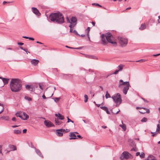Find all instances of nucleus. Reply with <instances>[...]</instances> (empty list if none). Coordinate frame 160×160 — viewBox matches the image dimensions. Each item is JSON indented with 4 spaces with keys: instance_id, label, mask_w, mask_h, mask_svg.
<instances>
[{
    "instance_id": "f257e3e1",
    "label": "nucleus",
    "mask_w": 160,
    "mask_h": 160,
    "mask_svg": "<svg viewBox=\"0 0 160 160\" xmlns=\"http://www.w3.org/2000/svg\"><path fill=\"white\" fill-rule=\"evenodd\" d=\"M21 83V80L19 79H12L10 83L11 90L14 92H19L22 88Z\"/></svg>"
},
{
    "instance_id": "f03ea898",
    "label": "nucleus",
    "mask_w": 160,
    "mask_h": 160,
    "mask_svg": "<svg viewBox=\"0 0 160 160\" xmlns=\"http://www.w3.org/2000/svg\"><path fill=\"white\" fill-rule=\"evenodd\" d=\"M49 18L52 22L58 24H62L64 22L63 16L59 12L51 13L49 16Z\"/></svg>"
},
{
    "instance_id": "7ed1b4c3",
    "label": "nucleus",
    "mask_w": 160,
    "mask_h": 160,
    "mask_svg": "<svg viewBox=\"0 0 160 160\" xmlns=\"http://www.w3.org/2000/svg\"><path fill=\"white\" fill-rule=\"evenodd\" d=\"M102 43L104 45H106L108 42L113 44H116L112 34L110 32L107 33L106 35L102 34L101 36Z\"/></svg>"
},
{
    "instance_id": "20e7f679",
    "label": "nucleus",
    "mask_w": 160,
    "mask_h": 160,
    "mask_svg": "<svg viewBox=\"0 0 160 160\" xmlns=\"http://www.w3.org/2000/svg\"><path fill=\"white\" fill-rule=\"evenodd\" d=\"M115 103H116V106L118 107L122 102L121 96L119 93H117L112 96V97Z\"/></svg>"
},
{
    "instance_id": "39448f33",
    "label": "nucleus",
    "mask_w": 160,
    "mask_h": 160,
    "mask_svg": "<svg viewBox=\"0 0 160 160\" xmlns=\"http://www.w3.org/2000/svg\"><path fill=\"white\" fill-rule=\"evenodd\" d=\"M121 85H126L123 88V92L125 95L126 94L128 90L129 89V87L130 86L129 82H123V83L121 84Z\"/></svg>"
},
{
    "instance_id": "423d86ee",
    "label": "nucleus",
    "mask_w": 160,
    "mask_h": 160,
    "mask_svg": "<svg viewBox=\"0 0 160 160\" xmlns=\"http://www.w3.org/2000/svg\"><path fill=\"white\" fill-rule=\"evenodd\" d=\"M77 19L74 17H72L70 18V24L69 27L70 28L74 27L77 23Z\"/></svg>"
},
{
    "instance_id": "0eeeda50",
    "label": "nucleus",
    "mask_w": 160,
    "mask_h": 160,
    "mask_svg": "<svg viewBox=\"0 0 160 160\" xmlns=\"http://www.w3.org/2000/svg\"><path fill=\"white\" fill-rule=\"evenodd\" d=\"M118 39L119 43L122 47L125 46L127 45L128 43L127 39L122 37L119 38Z\"/></svg>"
},
{
    "instance_id": "6e6552de",
    "label": "nucleus",
    "mask_w": 160,
    "mask_h": 160,
    "mask_svg": "<svg viewBox=\"0 0 160 160\" xmlns=\"http://www.w3.org/2000/svg\"><path fill=\"white\" fill-rule=\"evenodd\" d=\"M32 9L33 13H34L36 15L38 16H40L41 15V14L39 12V10L36 8L32 7Z\"/></svg>"
},
{
    "instance_id": "1a4fd4ad",
    "label": "nucleus",
    "mask_w": 160,
    "mask_h": 160,
    "mask_svg": "<svg viewBox=\"0 0 160 160\" xmlns=\"http://www.w3.org/2000/svg\"><path fill=\"white\" fill-rule=\"evenodd\" d=\"M26 88L31 92H33L35 90V88L33 86L26 85L25 86Z\"/></svg>"
},
{
    "instance_id": "9d476101",
    "label": "nucleus",
    "mask_w": 160,
    "mask_h": 160,
    "mask_svg": "<svg viewBox=\"0 0 160 160\" xmlns=\"http://www.w3.org/2000/svg\"><path fill=\"white\" fill-rule=\"evenodd\" d=\"M129 153L127 152H124L122 153V156L120 157L122 159L124 158H129Z\"/></svg>"
},
{
    "instance_id": "9b49d317",
    "label": "nucleus",
    "mask_w": 160,
    "mask_h": 160,
    "mask_svg": "<svg viewBox=\"0 0 160 160\" xmlns=\"http://www.w3.org/2000/svg\"><path fill=\"white\" fill-rule=\"evenodd\" d=\"M69 136L70 137V138H69V140H71L72 139H77V138H76L77 136L75 134H74V132H70Z\"/></svg>"
},
{
    "instance_id": "f8f14e48",
    "label": "nucleus",
    "mask_w": 160,
    "mask_h": 160,
    "mask_svg": "<svg viewBox=\"0 0 160 160\" xmlns=\"http://www.w3.org/2000/svg\"><path fill=\"white\" fill-rule=\"evenodd\" d=\"M44 123L45 125L48 127H52L54 126V125L51 122H47L46 120H45L44 121Z\"/></svg>"
},
{
    "instance_id": "ddd939ff",
    "label": "nucleus",
    "mask_w": 160,
    "mask_h": 160,
    "mask_svg": "<svg viewBox=\"0 0 160 160\" xmlns=\"http://www.w3.org/2000/svg\"><path fill=\"white\" fill-rule=\"evenodd\" d=\"M55 116L58 119L62 120L64 119V116L59 113L55 114Z\"/></svg>"
},
{
    "instance_id": "4468645a",
    "label": "nucleus",
    "mask_w": 160,
    "mask_h": 160,
    "mask_svg": "<svg viewBox=\"0 0 160 160\" xmlns=\"http://www.w3.org/2000/svg\"><path fill=\"white\" fill-rule=\"evenodd\" d=\"M0 78L2 80V81L4 83V85L7 84L9 81V79L8 78H5L0 77Z\"/></svg>"
},
{
    "instance_id": "2eb2a0df",
    "label": "nucleus",
    "mask_w": 160,
    "mask_h": 160,
    "mask_svg": "<svg viewBox=\"0 0 160 160\" xmlns=\"http://www.w3.org/2000/svg\"><path fill=\"white\" fill-rule=\"evenodd\" d=\"M22 116L21 119L23 120H27L29 118V116L25 112L22 113Z\"/></svg>"
},
{
    "instance_id": "dca6fc26",
    "label": "nucleus",
    "mask_w": 160,
    "mask_h": 160,
    "mask_svg": "<svg viewBox=\"0 0 160 160\" xmlns=\"http://www.w3.org/2000/svg\"><path fill=\"white\" fill-rule=\"evenodd\" d=\"M61 129H58L56 130L57 135L59 137H62L63 136V133Z\"/></svg>"
},
{
    "instance_id": "f3484780",
    "label": "nucleus",
    "mask_w": 160,
    "mask_h": 160,
    "mask_svg": "<svg viewBox=\"0 0 160 160\" xmlns=\"http://www.w3.org/2000/svg\"><path fill=\"white\" fill-rule=\"evenodd\" d=\"M39 62V61L38 60L36 59H32L31 61V63L34 66L38 64Z\"/></svg>"
},
{
    "instance_id": "a211bd4d",
    "label": "nucleus",
    "mask_w": 160,
    "mask_h": 160,
    "mask_svg": "<svg viewBox=\"0 0 160 160\" xmlns=\"http://www.w3.org/2000/svg\"><path fill=\"white\" fill-rule=\"evenodd\" d=\"M9 119V117L8 116H3L0 118V119L4 120L6 121H8Z\"/></svg>"
},
{
    "instance_id": "6ab92c4d",
    "label": "nucleus",
    "mask_w": 160,
    "mask_h": 160,
    "mask_svg": "<svg viewBox=\"0 0 160 160\" xmlns=\"http://www.w3.org/2000/svg\"><path fill=\"white\" fill-rule=\"evenodd\" d=\"M100 108L106 111L107 114H110V112L108 110V108L107 107L105 106L101 107H100Z\"/></svg>"
},
{
    "instance_id": "aec40b11",
    "label": "nucleus",
    "mask_w": 160,
    "mask_h": 160,
    "mask_svg": "<svg viewBox=\"0 0 160 160\" xmlns=\"http://www.w3.org/2000/svg\"><path fill=\"white\" fill-rule=\"evenodd\" d=\"M147 160H157L155 157L154 156L150 155H149L148 158Z\"/></svg>"
},
{
    "instance_id": "412c9836",
    "label": "nucleus",
    "mask_w": 160,
    "mask_h": 160,
    "mask_svg": "<svg viewBox=\"0 0 160 160\" xmlns=\"http://www.w3.org/2000/svg\"><path fill=\"white\" fill-rule=\"evenodd\" d=\"M136 108L137 109H141L142 108L144 110H146V112L147 113H149V112H150V111L149 109H147L145 108H142V107H136Z\"/></svg>"
},
{
    "instance_id": "4be33fe9",
    "label": "nucleus",
    "mask_w": 160,
    "mask_h": 160,
    "mask_svg": "<svg viewBox=\"0 0 160 160\" xmlns=\"http://www.w3.org/2000/svg\"><path fill=\"white\" fill-rule=\"evenodd\" d=\"M122 122L123 124L122 125L120 124L119 126L120 127H121L123 129V130L124 131H125L126 129V125L125 124H123L122 121Z\"/></svg>"
},
{
    "instance_id": "5701e85b",
    "label": "nucleus",
    "mask_w": 160,
    "mask_h": 160,
    "mask_svg": "<svg viewBox=\"0 0 160 160\" xmlns=\"http://www.w3.org/2000/svg\"><path fill=\"white\" fill-rule=\"evenodd\" d=\"M146 28V26L145 24H141L140 27L139 28V29L140 30H142L144 29H145Z\"/></svg>"
},
{
    "instance_id": "b1692460",
    "label": "nucleus",
    "mask_w": 160,
    "mask_h": 160,
    "mask_svg": "<svg viewBox=\"0 0 160 160\" xmlns=\"http://www.w3.org/2000/svg\"><path fill=\"white\" fill-rule=\"evenodd\" d=\"M13 133L15 134H19L21 133V131L20 130H14Z\"/></svg>"
},
{
    "instance_id": "393cba45",
    "label": "nucleus",
    "mask_w": 160,
    "mask_h": 160,
    "mask_svg": "<svg viewBox=\"0 0 160 160\" xmlns=\"http://www.w3.org/2000/svg\"><path fill=\"white\" fill-rule=\"evenodd\" d=\"M55 122L57 125H59L61 123V122H60L58 119H55Z\"/></svg>"
},
{
    "instance_id": "a878e982",
    "label": "nucleus",
    "mask_w": 160,
    "mask_h": 160,
    "mask_svg": "<svg viewBox=\"0 0 160 160\" xmlns=\"http://www.w3.org/2000/svg\"><path fill=\"white\" fill-rule=\"evenodd\" d=\"M10 148L12 150H16V147L13 145H11L9 146Z\"/></svg>"
},
{
    "instance_id": "bb28decb",
    "label": "nucleus",
    "mask_w": 160,
    "mask_h": 160,
    "mask_svg": "<svg viewBox=\"0 0 160 160\" xmlns=\"http://www.w3.org/2000/svg\"><path fill=\"white\" fill-rule=\"evenodd\" d=\"M36 153L38 154L39 156H40L41 157H42V155L41 154V153L40 152V151L38 150V149H36Z\"/></svg>"
},
{
    "instance_id": "cd10ccee",
    "label": "nucleus",
    "mask_w": 160,
    "mask_h": 160,
    "mask_svg": "<svg viewBox=\"0 0 160 160\" xmlns=\"http://www.w3.org/2000/svg\"><path fill=\"white\" fill-rule=\"evenodd\" d=\"M105 97H106V98H107V99L108 98H111L110 95L108 93V92L107 91L106 92V94L105 95Z\"/></svg>"
},
{
    "instance_id": "c85d7f7f",
    "label": "nucleus",
    "mask_w": 160,
    "mask_h": 160,
    "mask_svg": "<svg viewBox=\"0 0 160 160\" xmlns=\"http://www.w3.org/2000/svg\"><path fill=\"white\" fill-rule=\"evenodd\" d=\"M24 98L26 100L28 101H32V100L31 98L28 97H27V96L25 97Z\"/></svg>"
},
{
    "instance_id": "c756f323",
    "label": "nucleus",
    "mask_w": 160,
    "mask_h": 160,
    "mask_svg": "<svg viewBox=\"0 0 160 160\" xmlns=\"http://www.w3.org/2000/svg\"><path fill=\"white\" fill-rule=\"evenodd\" d=\"M160 131V125L159 124H158L157 126V129L156 132H158Z\"/></svg>"
},
{
    "instance_id": "7c9ffc66",
    "label": "nucleus",
    "mask_w": 160,
    "mask_h": 160,
    "mask_svg": "<svg viewBox=\"0 0 160 160\" xmlns=\"http://www.w3.org/2000/svg\"><path fill=\"white\" fill-rule=\"evenodd\" d=\"M86 57H87L88 58L94 59L95 58V57L94 56H90L88 55H86Z\"/></svg>"
},
{
    "instance_id": "2f4dec72",
    "label": "nucleus",
    "mask_w": 160,
    "mask_h": 160,
    "mask_svg": "<svg viewBox=\"0 0 160 160\" xmlns=\"http://www.w3.org/2000/svg\"><path fill=\"white\" fill-rule=\"evenodd\" d=\"M84 97L85 98V100H84V102H87L88 99V97L87 95H85Z\"/></svg>"
},
{
    "instance_id": "473e14b6",
    "label": "nucleus",
    "mask_w": 160,
    "mask_h": 160,
    "mask_svg": "<svg viewBox=\"0 0 160 160\" xmlns=\"http://www.w3.org/2000/svg\"><path fill=\"white\" fill-rule=\"evenodd\" d=\"M123 68V66L122 65H119L118 66V70H119V71L122 70V69Z\"/></svg>"
},
{
    "instance_id": "72a5a7b5",
    "label": "nucleus",
    "mask_w": 160,
    "mask_h": 160,
    "mask_svg": "<svg viewBox=\"0 0 160 160\" xmlns=\"http://www.w3.org/2000/svg\"><path fill=\"white\" fill-rule=\"evenodd\" d=\"M72 77V75L70 74L65 75L64 76V78H65V79H67L68 78V77Z\"/></svg>"
},
{
    "instance_id": "f704fd0d",
    "label": "nucleus",
    "mask_w": 160,
    "mask_h": 160,
    "mask_svg": "<svg viewBox=\"0 0 160 160\" xmlns=\"http://www.w3.org/2000/svg\"><path fill=\"white\" fill-rule=\"evenodd\" d=\"M90 27H88L86 29V31H87V35L88 38H89V33L90 31Z\"/></svg>"
},
{
    "instance_id": "c9c22d12",
    "label": "nucleus",
    "mask_w": 160,
    "mask_h": 160,
    "mask_svg": "<svg viewBox=\"0 0 160 160\" xmlns=\"http://www.w3.org/2000/svg\"><path fill=\"white\" fill-rule=\"evenodd\" d=\"M147 121V119L146 118H143L141 120V122H145Z\"/></svg>"
},
{
    "instance_id": "e433bc0d",
    "label": "nucleus",
    "mask_w": 160,
    "mask_h": 160,
    "mask_svg": "<svg viewBox=\"0 0 160 160\" xmlns=\"http://www.w3.org/2000/svg\"><path fill=\"white\" fill-rule=\"evenodd\" d=\"M147 61V60L142 59H141V60L137 61L136 62H145V61Z\"/></svg>"
},
{
    "instance_id": "4c0bfd02",
    "label": "nucleus",
    "mask_w": 160,
    "mask_h": 160,
    "mask_svg": "<svg viewBox=\"0 0 160 160\" xmlns=\"http://www.w3.org/2000/svg\"><path fill=\"white\" fill-rule=\"evenodd\" d=\"M140 157L142 158H144L145 157V154L143 152H142L141 154L140 155Z\"/></svg>"
},
{
    "instance_id": "58836bf2",
    "label": "nucleus",
    "mask_w": 160,
    "mask_h": 160,
    "mask_svg": "<svg viewBox=\"0 0 160 160\" xmlns=\"http://www.w3.org/2000/svg\"><path fill=\"white\" fill-rule=\"evenodd\" d=\"M65 47H66L67 48H71V49H81V48H80V47H79V48H72V47H68L67 46H66Z\"/></svg>"
},
{
    "instance_id": "ea45409f",
    "label": "nucleus",
    "mask_w": 160,
    "mask_h": 160,
    "mask_svg": "<svg viewBox=\"0 0 160 160\" xmlns=\"http://www.w3.org/2000/svg\"><path fill=\"white\" fill-rule=\"evenodd\" d=\"M67 119H68V122H71L72 123L74 122L72 120H71L68 117H67Z\"/></svg>"
},
{
    "instance_id": "a19ab883",
    "label": "nucleus",
    "mask_w": 160,
    "mask_h": 160,
    "mask_svg": "<svg viewBox=\"0 0 160 160\" xmlns=\"http://www.w3.org/2000/svg\"><path fill=\"white\" fill-rule=\"evenodd\" d=\"M15 115L17 117H19L21 118L22 115H20L19 113L17 112L16 113Z\"/></svg>"
},
{
    "instance_id": "79ce46f5",
    "label": "nucleus",
    "mask_w": 160,
    "mask_h": 160,
    "mask_svg": "<svg viewBox=\"0 0 160 160\" xmlns=\"http://www.w3.org/2000/svg\"><path fill=\"white\" fill-rule=\"evenodd\" d=\"M92 4L93 5H95L96 6H98L99 7H102V6L101 5H99L98 4V3H93Z\"/></svg>"
},
{
    "instance_id": "37998d69",
    "label": "nucleus",
    "mask_w": 160,
    "mask_h": 160,
    "mask_svg": "<svg viewBox=\"0 0 160 160\" xmlns=\"http://www.w3.org/2000/svg\"><path fill=\"white\" fill-rule=\"evenodd\" d=\"M119 72V70H116L113 73V74H116L118 73V72Z\"/></svg>"
},
{
    "instance_id": "c03bdc74",
    "label": "nucleus",
    "mask_w": 160,
    "mask_h": 160,
    "mask_svg": "<svg viewBox=\"0 0 160 160\" xmlns=\"http://www.w3.org/2000/svg\"><path fill=\"white\" fill-rule=\"evenodd\" d=\"M66 19H67V22L70 23V20H69V18L67 17Z\"/></svg>"
},
{
    "instance_id": "a18cd8bd",
    "label": "nucleus",
    "mask_w": 160,
    "mask_h": 160,
    "mask_svg": "<svg viewBox=\"0 0 160 160\" xmlns=\"http://www.w3.org/2000/svg\"><path fill=\"white\" fill-rule=\"evenodd\" d=\"M18 44L19 45L22 46L24 44V43L22 42H18Z\"/></svg>"
},
{
    "instance_id": "49530a36",
    "label": "nucleus",
    "mask_w": 160,
    "mask_h": 160,
    "mask_svg": "<svg viewBox=\"0 0 160 160\" xmlns=\"http://www.w3.org/2000/svg\"><path fill=\"white\" fill-rule=\"evenodd\" d=\"M55 100L57 101L58 102L60 99V98H55Z\"/></svg>"
},
{
    "instance_id": "de8ad7c7",
    "label": "nucleus",
    "mask_w": 160,
    "mask_h": 160,
    "mask_svg": "<svg viewBox=\"0 0 160 160\" xmlns=\"http://www.w3.org/2000/svg\"><path fill=\"white\" fill-rule=\"evenodd\" d=\"M72 28V27L70 28V32H73V29Z\"/></svg>"
},
{
    "instance_id": "09e8293b",
    "label": "nucleus",
    "mask_w": 160,
    "mask_h": 160,
    "mask_svg": "<svg viewBox=\"0 0 160 160\" xmlns=\"http://www.w3.org/2000/svg\"><path fill=\"white\" fill-rule=\"evenodd\" d=\"M73 32H74L75 34H76V35H78V32H77L76 30H74L73 31Z\"/></svg>"
},
{
    "instance_id": "8fccbe9b",
    "label": "nucleus",
    "mask_w": 160,
    "mask_h": 160,
    "mask_svg": "<svg viewBox=\"0 0 160 160\" xmlns=\"http://www.w3.org/2000/svg\"><path fill=\"white\" fill-rule=\"evenodd\" d=\"M140 153L139 152H138L136 153V156H138V155L140 156Z\"/></svg>"
},
{
    "instance_id": "3c124183",
    "label": "nucleus",
    "mask_w": 160,
    "mask_h": 160,
    "mask_svg": "<svg viewBox=\"0 0 160 160\" xmlns=\"http://www.w3.org/2000/svg\"><path fill=\"white\" fill-rule=\"evenodd\" d=\"M27 130L26 129H24L23 130V132L24 133H26L27 132Z\"/></svg>"
},
{
    "instance_id": "603ef678",
    "label": "nucleus",
    "mask_w": 160,
    "mask_h": 160,
    "mask_svg": "<svg viewBox=\"0 0 160 160\" xmlns=\"http://www.w3.org/2000/svg\"><path fill=\"white\" fill-rule=\"evenodd\" d=\"M4 107H2V110L0 112V114L2 113L4 111Z\"/></svg>"
},
{
    "instance_id": "864d4df0",
    "label": "nucleus",
    "mask_w": 160,
    "mask_h": 160,
    "mask_svg": "<svg viewBox=\"0 0 160 160\" xmlns=\"http://www.w3.org/2000/svg\"><path fill=\"white\" fill-rule=\"evenodd\" d=\"M159 55H160V53L157 54H154L153 55V56H154V57H156V56H158Z\"/></svg>"
},
{
    "instance_id": "5fc2aeb1",
    "label": "nucleus",
    "mask_w": 160,
    "mask_h": 160,
    "mask_svg": "<svg viewBox=\"0 0 160 160\" xmlns=\"http://www.w3.org/2000/svg\"><path fill=\"white\" fill-rule=\"evenodd\" d=\"M12 120L13 121H16V118L15 117H13V118H12Z\"/></svg>"
},
{
    "instance_id": "6e6d98bb",
    "label": "nucleus",
    "mask_w": 160,
    "mask_h": 160,
    "mask_svg": "<svg viewBox=\"0 0 160 160\" xmlns=\"http://www.w3.org/2000/svg\"><path fill=\"white\" fill-rule=\"evenodd\" d=\"M131 151H137V150H135V148H132V149H131Z\"/></svg>"
},
{
    "instance_id": "4d7b16f0",
    "label": "nucleus",
    "mask_w": 160,
    "mask_h": 160,
    "mask_svg": "<svg viewBox=\"0 0 160 160\" xmlns=\"http://www.w3.org/2000/svg\"><path fill=\"white\" fill-rule=\"evenodd\" d=\"M61 129V131H62V132H65L66 129Z\"/></svg>"
},
{
    "instance_id": "13d9d810",
    "label": "nucleus",
    "mask_w": 160,
    "mask_h": 160,
    "mask_svg": "<svg viewBox=\"0 0 160 160\" xmlns=\"http://www.w3.org/2000/svg\"><path fill=\"white\" fill-rule=\"evenodd\" d=\"M39 88L42 90H43V88H42V87L41 85L40 84H39Z\"/></svg>"
},
{
    "instance_id": "bf43d9fd",
    "label": "nucleus",
    "mask_w": 160,
    "mask_h": 160,
    "mask_svg": "<svg viewBox=\"0 0 160 160\" xmlns=\"http://www.w3.org/2000/svg\"><path fill=\"white\" fill-rule=\"evenodd\" d=\"M42 97L44 99H45L46 98V97L45 95H44V94L42 96Z\"/></svg>"
},
{
    "instance_id": "052dcab7",
    "label": "nucleus",
    "mask_w": 160,
    "mask_h": 160,
    "mask_svg": "<svg viewBox=\"0 0 160 160\" xmlns=\"http://www.w3.org/2000/svg\"><path fill=\"white\" fill-rule=\"evenodd\" d=\"M28 39L30 40H34V39L33 38H31V37H29V38Z\"/></svg>"
},
{
    "instance_id": "680f3d73",
    "label": "nucleus",
    "mask_w": 160,
    "mask_h": 160,
    "mask_svg": "<svg viewBox=\"0 0 160 160\" xmlns=\"http://www.w3.org/2000/svg\"><path fill=\"white\" fill-rule=\"evenodd\" d=\"M2 145H0V153H1L2 152L1 150L2 149Z\"/></svg>"
},
{
    "instance_id": "e2e57ef3",
    "label": "nucleus",
    "mask_w": 160,
    "mask_h": 160,
    "mask_svg": "<svg viewBox=\"0 0 160 160\" xmlns=\"http://www.w3.org/2000/svg\"><path fill=\"white\" fill-rule=\"evenodd\" d=\"M77 137H78V138H82L81 137V136L80 135H78L77 136Z\"/></svg>"
},
{
    "instance_id": "0e129e2a",
    "label": "nucleus",
    "mask_w": 160,
    "mask_h": 160,
    "mask_svg": "<svg viewBox=\"0 0 160 160\" xmlns=\"http://www.w3.org/2000/svg\"><path fill=\"white\" fill-rule=\"evenodd\" d=\"M18 126H17V125H13L12 126V127L13 128L17 127Z\"/></svg>"
},
{
    "instance_id": "69168bd1",
    "label": "nucleus",
    "mask_w": 160,
    "mask_h": 160,
    "mask_svg": "<svg viewBox=\"0 0 160 160\" xmlns=\"http://www.w3.org/2000/svg\"><path fill=\"white\" fill-rule=\"evenodd\" d=\"M91 23L92 24L93 26H94L95 25V22H92Z\"/></svg>"
},
{
    "instance_id": "338daca9",
    "label": "nucleus",
    "mask_w": 160,
    "mask_h": 160,
    "mask_svg": "<svg viewBox=\"0 0 160 160\" xmlns=\"http://www.w3.org/2000/svg\"><path fill=\"white\" fill-rule=\"evenodd\" d=\"M23 38H26V39H28L29 37L26 36H23L22 37Z\"/></svg>"
},
{
    "instance_id": "774afa93",
    "label": "nucleus",
    "mask_w": 160,
    "mask_h": 160,
    "mask_svg": "<svg viewBox=\"0 0 160 160\" xmlns=\"http://www.w3.org/2000/svg\"><path fill=\"white\" fill-rule=\"evenodd\" d=\"M70 130L68 129H66L65 131V132H69Z\"/></svg>"
}]
</instances>
